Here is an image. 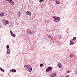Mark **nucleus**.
<instances>
[{"label": "nucleus", "instance_id": "nucleus-1", "mask_svg": "<svg viewBox=\"0 0 77 77\" xmlns=\"http://www.w3.org/2000/svg\"><path fill=\"white\" fill-rule=\"evenodd\" d=\"M24 66L26 68V70L28 71L29 72H31L32 71V67H30V65H24Z\"/></svg>", "mask_w": 77, "mask_h": 77}, {"label": "nucleus", "instance_id": "nucleus-2", "mask_svg": "<svg viewBox=\"0 0 77 77\" xmlns=\"http://www.w3.org/2000/svg\"><path fill=\"white\" fill-rule=\"evenodd\" d=\"M2 23L3 26H6L9 24V22L7 20H2Z\"/></svg>", "mask_w": 77, "mask_h": 77}, {"label": "nucleus", "instance_id": "nucleus-3", "mask_svg": "<svg viewBox=\"0 0 77 77\" xmlns=\"http://www.w3.org/2000/svg\"><path fill=\"white\" fill-rule=\"evenodd\" d=\"M53 18H54V21L55 23H58L60 20V18L59 17H56L55 16L53 17Z\"/></svg>", "mask_w": 77, "mask_h": 77}, {"label": "nucleus", "instance_id": "nucleus-4", "mask_svg": "<svg viewBox=\"0 0 77 77\" xmlns=\"http://www.w3.org/2000/svg\"><path fill=\"white\" fill-rule=\"evenodd\" d=\"M52 69V67H48L46 70L47 72H49V71H50Z\"/></svg>", "mask_w": 77, "mask_h": 77}, {"label": "nucleus", "instance_id": "nucleus-5", "mask_svg": "<svg viewBox=\"0 0 77 77\" xmlns=\"http://www.w3.org/2000/svg\"><path fill=\"white\" fill-rule=\"evenodd\" d=\"M74 41L73 40V39L70 40V41L69 45H72L74 44Z\"/></svg>", "mask_w": 77, "mask_h": 77}, {"label": "nucleus", "instance_id": "nucleus-6", "mask_svg": "<svg viewBox=\"0 0 77 77\" xmlns=\"http://www.w3.org/2000/svg\"><path fill=\"white\" fill-rule=\"evenodd\" d=\"M10 33L12 36H13V37H15V36H16V35L15 34H14L13 33V32H12V31L10 30Z\"/></svg>", "mask_w": 77, "mask_h": 77}, {"label": "nucleus", "instance_id": "nucleus-7", "mask_svg": "<svg viewBox=\"0 0 77 77\" xmlns=\"http://www.w3.org/2000/svg\"><path fill=\"white\" fill-rule=\"evenodd\" d=\"M26 15H28V16H30L31 15V12L29 11H27L26 12Z\"/></svg>", "mask_w": 77, "mask_h": 77}, {"label": "nucleus", "instance_id": "nucleus-8", "mask_svg": "<svg viewBox=\"0 0 77 77\" xmlns=\"http://www.w3.org/2000/svg\"><path fill=\"white\" fill-rule=\"evenodd\" d=\"M10 72H15L17 71L15 69H12L10 70Z\"/></svg>", "mask_w": 77, "mask_h": 77}, {"label": "nucleus", "instance_id": "nucleus-9", "mask_svg": "<svg viewBox=\"0 0 77 77\" xmlns=\"http://www.w3.org/2000/svg\"><path fill=\"white\" fill-rule=\"evenodd\" d=\"M27 33L28 35H32V32L31 30H29L28 31Z\"/></svg>", "mask_w": 77, "mask_h": 77}, {"label": "nucleus", "instance_id": "nucleus-10", "mask_svg": "<svg viewBox=\"0 0 77 77\" xmlns=\"http://www.w3.org/2000/svg\"><path fill=\"white\" fill-rule=\"evenodd\" d=\"M57 66L59 67V68H62V66L61 63H58L57 64Z\"/></svg>", "mask_w": 77, "mask_h": 77}, {"label": "nucleus", "instance_id": "nucleus-11", "mask_svg": "<svg viewBox=\"0 0 77 77\" xmlns=\"http://www.w3.org/2000/svg\"><path fill=\"white\" fill-rule=\"evenodd\" d=\"M6 53L7 54H10V50L9 49H8L7 50Z\"/></svg>", "mask_w": 77, "mask_h": 77}, {"label": "nucleus", "instance_id": "nucleus-12", "mask_svg": "<svg viewBox=\"0 0 77 77\" xmlns=\"http://www.w3.org/2000/svg\"><path fill=\"white\" fill-rule=\"evenodd\" d=\"M0 16L1 17H4V16H5V14H4V13L1 12L0 14Z\"/></svg>", "mask_w": 77, "mask_h": 77}, {"label": "nucleus", "instance_id": "nucleus-13", "mask_svg": "<svg viewBox=\"0 0 77 77\" xmlns=\"http://www.w3.org/2000/svg\"><path fill=\"white\" fill-rule=\"evenodd\" d=\"M56 74H55V73H53L50 76L51 77H56Z\"/></svg>", "mask_w": 77, "mask_h": 77}, {"label": "nucleus", "instance_id": "nucleus-14", "mask_svg": "<svg viewBox=\"0 0 77 77\" xmlns=\"http://www.w3.org/2000/svg\"><path fill=\"white\" fill-rule=\"evenodd\" d=\"M0 70H1V71L2 72H5V70L3 69L2 68L0 67Z\"/></svg>", "mask_w": 77, "mask_h": 77}, {"label": "nucleus", "instance_id": "nucleus-15", "mask_svg": "<svg viewBox=\"0 0 77 77\" xmlns=\"http://www.w3.org/2000/svg\"><path fill=\"white\" fill-rule=\"evenodd\" d=\"M7 2H10V3H11L12 2V0H7Z\"/></svg>", "mask_w": 77, "mask_h": 77}, {"label": "nucleus", "instance_id": "nucleus-16", "mask_svg": "<svg viewBox=\"0 0 77 77\" xmlns=\"http://www.w3.org/2000/svg\"><path fill=\"white\" fill-rule=\"evenodd\" d=\"M20 15H21V14H20V12H19V14H18V16H19V18H20Z\"/></svg>", "mask_w": 77, "mask_h": 77}, {"label": "nucleus", "instance_id": "nucleus-17", "mask_svg": "<svg viewBox=\"0 0 77 77\" xmlns=\"http://www.w3.org/2000/svg\"><path fill=\"white\" fill-rule=\"evenodd\" d=\"M9 45H7L6 46V48H7V50H8L9 49Z\"/></svg>", "mask_w": 77, "mask_h": 77}, {"label": "nucleus", "instance_id": "nucleus-18", "mask_svg": "<svg viewBox=\"0 0 77 77\" xmlns=\"http://www.w3.org/2000/svg\"><path fill=\"white\" fill-rule=\"evenodd\" d=\"M76 37H73L72 39H73V41H75L76 40Z\"/></svg>", "mask_w": 77, "mask_h": 77}, {"label": "nucleus", "instance_id": "nucleus-19", "mask_svg": "<svg viewBox=\"0 0 77 77\" xmlns=\"http://www.w3.org/2000/svg\"><path fill=\"white\" fill-rule=\"evenodd\" d=\"M11 3L12 5V6H13V5H14V2H11Z\"/></svg>", "mask_w": 77, "mask_h": 77}, {"label": "nucleus", "instance_id": "nucleus-20", "mask_svg": "<svg viewBox=\"0 0 77 77\" xmlns=\"http://www.w3.org/2000/svg\"><path fill=\"white\" fill-rule=\"evenodd\" d=\"M56 3L57 4H60V2H56Z\"/></svg>", "mask_w": 77, "mask_h": 77}, {"label": "nucleus", "instance_id": "nucleus-21", "mask_svg": "<svg viewBox=\"0 0 77 77\" xmlns=\"http://www.w3.org/2000/svg\"><path fill=\"white\" fill-rule=\"evenodd\" d=\"M48 38H51V36L50 35H48Z\"/></svg>", "mask_w": 77, "mask_h": 77}, {"label": "nucleus", "instance_id": "nucleus-22", "mask_svg": "<svg viewBox=\"0 0 77 77\" xmlns=\"http://www.w3.org/2000/svg\"><path fill=\"white\" fill-rule=\"evenodd\" d=\"M40 66L41 67H42V66H43V64H40Z\"/></svg>", "mask_w": 77, "mask_h": 77}, {"label": "nucleus", "instance_id": "nucleus-23", "mask_svg": "<svg viewBox=\"0 0 77 77\" xmlns=\"http://www.w3.org/2000/svg\"><path fill=\"white\" fill-rule=\"evenodd\" d=\"M43 1H44V0H40L39 2L40 3H41V2H43Z\"/></svg>", "mask_w": 77, "mask_h": 77}, {"label": "nucleus", "instance_id": "nucleus-24", "mask_svg": "<svg viewBox=\"0 0 77 77\" xmlns=\"http://www.w3.org/2000/svg\"><path fill=\"white\" fill-rule=\"evenodd\" d=\"M70 57H71V58L72 57V55H70Z\"/></svg>", "mask_w": 77, "mask_h": 77}, {"label": "nucleus", "instance_id": "nucleus-25", "mask_svg": "<svg viewBox=\"0 0 77 77\" xmlns=\"http://www.w3.org/2000/svg\"><path fill=\"white\" fill-rule=\"evenodd\" d=\"M5 14H7V13H8V11H5Z\"/></svg>", "mask_w": 77, "mask_h": 77}, {"label": "nucleus", "instance_id": "nucleus-26", "mask_svg": "<svg viewBox=\"0 0 77 77\" xmlns=\"http://www.w3.org/2000/svg\"><path fill=\"white\" fill-rule=\"evenodd\" d=\"M70 72H69V71H68L67 72V73H69Z\"/></svg>", "mask_w": 77, "mask_h": 77}, {"label": "nucleus", "instance_id": "nucleus-27", "mask_svg": "<svg viewBox=\"0 0 77 77\" xmlns=\"http://www.w3.org/2000/svg\"><path fill=\"white\" fill-rule=\"evenodd\" d=\"M8 75H9V73H8Z\"/></svg>", "mask_w": 77, "mask_h": 77}, {"label": "nucleus", "instance_id": "nucleus-28", "mask_svg": "<svg viewBox=\"0 0 77 77\" xmlns=\"http://www.w3.org/2000/svg\"><path fill=\"white\" fill-rule=\"evenodd\" d=\"M59 37H60V38H61V36H60Z\"/></svg>", "mask_w": 77, "mask_h": 77}, {"label": "nucleus", "instance_id": "nucleus-29", "mask_svg": "<svg viewBox=\"0 0 77 77\" xmlns=\"http://www.w3.org/2000/svg\"><path fill=\"white\" fill-rule=\"evenodd\" d=\"M51 40H52V38H51Z\"/></svg>", "mask_w": 77, "mask_h": 77}, {"label": "nucleus", "instance_id": "nucleus-30", "mask_svg": "<svg viewBox=\"0 0 77 77\" xmlns=\"http://www.w3.org/2000/svg\"><path fill=\"white\" fill-rule=\"evenodd\" d=\"M76 73H77V72H76Z\"/></svg>", "mask_w": 77, "mask_h": 77}]
</instances>
